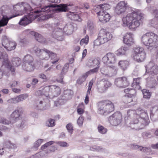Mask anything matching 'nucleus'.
<instances>
[{"label":"nucleus","mask_w":158,"mask_h":158,"mask_svg":"<svg viewBox=\"0 0 158 158\" xmlns=\"http://www.w3.org/2000/svg\"><path fill=\"white\" fill-rule=\"evenodd\" d=\"M45 7V6L38 7L36 10L31 12L35 9L34 6H31L26 2H23L18 3L14 6V9L18 13L16 16L23 15L25 13H28V15L25 16L31 22L32 20L39 16L40 17L39 19L41 20H45L48 19L46 18L48 15L47 12H46V10H43V9Z\"/></svg>","instance_id":"obj_1"},{"label":"nucleus","mask_w":158,"mask_h":158,"mask_svg":"<svg viewBox=\"0 0 158 158\" xmlns=\"http://www.w3.org/2000/svg\"><path fill=\"white\" fill-rule=\"evenodd\" d=\"M142 17V14L140 12L132 11L123 17V26L128 27L130 29L134 30L139 26Z\"/></svg>","instance_id":"obj_2"},{"label":"nucleus","mask_w":158,"mask_h":158,"mask_svg":"<svg viewBox=\"0 0 158 158\" xmlns=\"http://www.w3.org/2000/svg\"><path fill=\"white\" fill-rule=\"evenodd\" d=\"M137 113L139 117L133 119L131 122V128L132 129L139 130L144 128L149 123L147 118V112L140 108L137 110Z\"/></svg>","instance_id":"obj_3"},{"label":"nucleus","mask_w":158,"mask_h":158,"mask_svg":"<svg viewBox=\"0 0 158 158\" xmlns=\"http://www.w3.org/2000/svg\"><path fill=\"white\" fill-rule=\"evenodd\" d=\"M3 50L2 48H0V60H2V66H5L9 68L11 71L14 74L15 69L14 67H17L20 65L21 64V61L19 58H14L12 60V64L13 66L10 65V62L8 60L7 55L6 52H2Z\"/></svg>","instance_id":"obj_4"},{"label":"nucleus","mask_w":158,"mask_h":158,"mask_svg":"<svg viewBox=\"0 0 158 158\" xmlns=\"http://www.w3.org/2000/svg\"><path fill=\"white\" fill-rule=\"evenodd\" d=\"M72 5L61 4L59 5L50 4L49 5L45 6L44 8L43 9V10H45L47 12L48 15L46 18H50L52 16V14L55 11H58L59 12H66L70 8L69 6H72Z\"/></svg>","instance_id":"obj_5"},{"label":"nucleus","mask_w":158,"mask_h":158,"mask_svg":"<svg viewBox=\"0 0 158 158\" xmlns=\"http://www.w3.org/2000/svg\"><path fill=\"white\" fill-rule=\"evenodd\" d=\"M143 44L148 47H158V35L154 33L151 32L143 35L141 38Z\"/></svg>","instance_id":"obj_6"},{"label":"nucleus","mask_w":158,"mask_h":158,"mask_svg":"<svg viewBox=\"0 0 158 158\" xmlns=\"http://www.w3.org/2000/svg\"><path fill=\"white\" fill-rule=\"evenodd\" d=\"M98 109L101 114L106 115L114 110V105L110 101H102L99 102Z\"/></svg>","instance_id":"obj_7"},{"label":"nucleus","mask_w":158,"mask_h":158,"mask_svg":"<svg viewBox=\"0 0 158 158\" xmlns=\"http://www.w3.org/2000/svg\"><path fill=\"white\" fill-rule=\"evenodd\" d=\"M17 108L11 114L12 123H16V125L21 128L24 127L25 121L22 119V112Z\"/></svg>","instance_id":"obj_8"},{"label":"nucleus","mask_w":158,"mask_h":158,"mask_svg":"<svg viewBox=\"0 0 158 158\" xmlns=\"http://www.w3.org/2000/svg\"><path fill=\"white\" fill-rule=\"evenodd\" d=\"M22 67L23 70L27 72L33 71L35 69L34 59L31 55H27L23 59Z\"/></svg>","instance_id":"obj_9"},{"label":"nucleus","mask_w":158,"mask_h":158,"mask_svg":"<svg viewBox=\"0 0 158 158\" xmlns=\"http://www.w3.org/2000/svg\"><path fill=\"white\" fill-rule=\"evenodd\" d=\"M49 90L48 93L45 94V95L47 98L51 99L59 95L61 92L59 87L53 85L46 86L44 87V90Z\"/></svg>","instance_id":"obj_10"},{"label":"nucleus","mask_w":158,"mask_h":158,"mask_svg":"<svg viewBox=\"0 0 158 158\" xmlns=\"http://www.w3.org/2000/svg\"><path fill=\"white\" fill-rule=\"evenodd\" d=\"M135 60L138 62H142L145 59L146 53L143 51V48L140 47H136L134 48L133 54Z\"/></svg>","instance_id":"obj_11"},{"label":"nucleus","mask_w":158,"mask_h":158,"mask_svg":"<svg viewBox=\"0 0 158 158\" xmlns=\"http://www.w3.org/2000/svg\"><path fill=\"white\" fill-rule=\"evenodd\" d=\"M33 50L36 55L40 57V59L48 60L49 59L50 51L45 48L40 49L36 47H35Z\"/></svg>","instance_id":"obj_12"},{"label":"nucleus","mask_w":158,"mask_h":158,"mask_svg":"<svg viewBox=\"0 0 158 158\" xmlns=\"http://www.w3.org/2000/svg\"><path fill=\"white\" fill-rule=\"evenodd\" d=\"M98 36L101 42L104 44L110 40L112 38V34L104 29L100 30Z\"/></svg>","instance_id":"obj_13"},{"label":"nucleus","mask_w":158,"mask_h":158,"mask_svg":"<svg viewBox=\"0 0 158 158\" xmlns=\"http://www.w3.org/2000/svg\"><path fill=\"white\" fill-rule=\"evenodd\" d=\"M48 98L47 99H43V100L37 101L35 105V108L38 110H44L49 109L50 107L49 100Z\"/></svg>","instance_id":"obj_14"},{"label":"nucleus","mask_w":158,"mask_h":158,"mask_svg":"<svg viewBox=\"0 0 158 158\" xmlns=\"http://www.w3.org/2000/svg\"><path fill=\"white\" fill-rule=\"evenodd\" d=\"M2 45L7 50L11 51L15 48L16 44L14 42L10 41L6 36H2Z\"/></svg>","instance_id":"obj_15"},{"label":"nucleus","mask_w":158,"mask_h":158,"mask_svg":"<svg viewBox=\"0 0 158 158\" xmlns=\"http://www.w3.org/2000/svg\"><path fill=\"white\" fill-rule=\"evenodd\" d=\"M122 118L121 114L119 112H116L110 116L109 121L111 125L116 126L120 124Z\"/></svg>","instance_id":"obj_16"},{"label":"nucleus","mask_w":158,"mask_h":158,"mask_svg":"<svg viewBox=\"0 0 158 158\" xmlns=\"http://www.w3.org/2000/svg\"><path fill=\"white\" fill-rule=\"evenodd\" d=\"M146 73H148L149 75L154 76L158 73V67L152 62H149L145 66Z\"/></svg>","instance_id":"obj_17"},{"label":"nucleus","mask_w":158,"mask_h":158,"mask_svg":"<svg viewBox=\"0 0 158 158\" xmlns=\"http://www.w3.org/2000/svg\"><path fill=\"white\" fill-rule=\"evenodd\" d=\"M52 36L56 40L62 41L64 39L62 29L60 27L55 28L52 32Z\"/></svg>","instance_id":"obj_18"},{"label":"nucleus","mask_w":158,"mask_h":158,"mask_svg":"<svg viewBox=\"0 0 158 158\" xmlns=\"http://www.w3.org/2000/svg\"><path fill=\"white\" fill-rule=\"evenodd\" d=\"M114 83L117 87L123 88L127 87L129 84V81L125 77H120L116 79Z\"/></svg>","instance_id":"obj_19"},{"label":"nucleus","mask_w":158,"mask_h":158,"mask_svg":"<svg viewBox=\"0 0 158 158\" xmlns=\"http://www.w3.org/2000/svg\"><path fill=\"white\" fill-rule=\"evenodd\" d=\"M102 61L104 63L107 64H114L116 61L115 56L113 53H108L103 57Z\"/></svg>","instance_id":"obj_20"},{"label":"nucleus","mask_w":158,"mask_h":158,"mask_svg":"<svg viewBox=\"0 0 158 158\" xmlns=\"http://www.w3.org/2000/svg\"><path fill=\"white\" fill-rule=\"evenodd\" d=\"M127 3L125 1H121L117 4L115 9V12L118 15L124 13L127 7Z\"/></svg>","instance_id":"obj_21"},{"label":"nucleus","mask_w":158,"mask_h":158,"mask_svg":"<svg viewBox=\"0 0 158 158\" xmlns=\"http://www.w3.org/2000/svg\"><path fill=\"white\" fill-rule=\"evenodd\" d=\"M28 97V95L27 94H22L15 97L10 99L8 100L7 102L11 104H15L23 101L26 99Z\"/></svg>","instance_id":"obj_22"},{"label":"nucleus","mask_w":158,"mask_h":158,"mask_svg":"<svg viewBox=\"0 0 158 158\" xmlns=\"http://www.w3.org/2000/svg\"><path fill=\"white\" fill-rule=\"evenodd\" d=\"M98 17L100 21L106 23L109 21L110 19V15L106 12L99 11L98 13Z\"/></svg>","instance_id":"obj_23"},{"label":"nucleus","mask_w":158,"mask_h":158,"mask_svg":"<svg viewBox=\"0 0 158 158\" xmlns=\"http://www.w3.org/2000/svg\"><path fill=\"white\" fill-rule=\"evenodd\" d=\"M5 7H2L1 9V14L3 16L2 19L0 20V27H4L6 25L9 19L15 17L16 15L10 17L9 18L6 15H4L3 10H4Z\"/></svg>","instance_id":"obj_24"},{"label":"nucleus","mask_w":158,"mask_h":158,"mask_svg":"<svg viewBox=\"0 0 158 158\" xmlns=\"http://www.w3.org/2000/svg\"><path fill=\"white\" fill-rule=\"evenodd\" d=\"M128 118L131 119V121L130 123L129 127L131 128V125L132 121L133 119H136V118L139 117V115L137 113V110H129L127 112Z\"/></svg>","instance_id":"obj_25"},{"label":"nucleus","mask_w":158,"mask_h":158,"mask_svg":"<svg viewBox=\"0 0 158 158\" xmlns=\"http://www.w3.org/2000/svg\"><path fill=\"white\" fill-rule=\"evenodd\" d=\"M133 35L132 34L127 33L123 37L124 43L130 45L133 44L134 43Z\"/></svg>","instance_id":"obj_26"},{"label":"nucleus","mask_w":158,"mask_h":158,"mask_svg":"<svg viewBox=\"0 0 158 158\" xmlns=\"http://www.w3.org/2000/svg\"><path fill=\"white\" fill-rule=\"evenodd\" d=\"M73 31V26L71 23H67L63 28V31L67 35L71 34Z\"/></svg>","instance_id":"obj_27"},{"label":"nucleus","mask_w":158,"mask_h":158,"mask_svg":"<svg viewBox=\"0 0 158 158\" xmlns=\"http://www.w3.org/2000/svg\"><path fill=\"white\" fill-rule=\"evenodd\" d=\"M67 16L72 20L78 22H81L82 20L79 15L74 12H69L67 14Z\"/></svg>","instance_id":"obj_28"},{"label":"nucleus","mask_w":158,"mask_h":158,"mask_svg":"<svg viewBox=\"0 0 158 158\" xmlns=\"http://www.w3.org/2000/svg\"><path fill=\"white\" fill-rule=\"evenodd\" d=\"M30 34L31 35H33L35 37V39L38 42L42 43H46L45 39L41 35L34 31L30 32Z\"/></svg>","instance_id":"obj_29"},{"label":"nucleus","mask_w":158,"mask_h":158,"mask_svg":"<svg viewBox=\"0 0 158 158\" xmlns=\"http://www.w3.org/2000/svg\"><path fill=\"white\" fill-rule=\"evenodd\" d=\"M100 60L98 58H91L89 60L87 64L89 67H94L96 65H99L100 64Z\"/></svg>","instance_id":"obj_30"},{"label":"nucleus","mask_w":158,"mask_h":158,"mask_svg":"<svg viewBox=\"0 0 158 158\" xmlns=\"http://www.w3.org/2000/svg\"><path fill=\"white\" fill-rule=\"evenodd\" d=\"M129 51V48L126 47H122L115 52L117 56H121L126 55Z\"/></svg>","instance_id":"obj_31"},{"label":"nucleus","mask_w":158,"mask_h":158,"mask_svg":"<svg viewBox=\"0 0 158 158\" xmlns=\"http://www.w3.org/2000/svg\"><path fill=\"white\" fill-rule=\"evenodd\" d=\"M117 69L116 67L111 65V66L108 65V77H110L115 75L117 72Z\"/></svg>","instance_id":"obj_32"},{"label":"nucleus","mask_w":158,"mask_h":158,"mask_svg":"<svg viewBox=\"0 0 158 158\" xmlns=\"http://www.w3.org/2000/svg\"><path fill=\"white\" fill-rule=\"evenodd\" d=\"M124 92L127 95L136 98V91L134 89L127 88L124 90Z\"/></svg>","instance_id":"obj_33"},{"label":"nucleus","mask_w":158,"mask_h":158,"mask_svg":"<svg viewBox=\"0 0 158 158\" xmlns=\"http://www.w3.org/2000/svg\"><path fill=\"white\" fill-rule=\"evenodd\" d=\"M150 113V117L151 118L155 115L158 116V106H153L151 109Z\"/></svg>","instance_id":"obj_34"},{"label":"nucleus","mask_w":158,"mask_h":158,"mask_svg":"<svg viewBox=\"0 0 158 158\" xmlns=\"http://www.w3.org/2000/svg\"><path fill=\"white\" fill-rule=\"evenodd\" d=\"M140 78H137L134 80L133 83L132 84V87L136 89H139L141 87L140 85Z\"/></svg>","instance_id":"obj_35"},{"label":"nucleus","mask_w":158,"mask_h":158,"mask_svg":"<svg viewBox=\"0 0 158 158\" xmlns=\"http://www.w3.org/2000/svg\"><path fill=\"white\" fill-rule=\"evenodd\" d=\"M88 76L86 73L80 76L77 81V82L79 84H81L86 80L87 77Z\"/></svg>","instance_id":"obj_36"},{"label":"nucleus","mask_w":158,"mask_h":158,"mask_svg":"<svg viewBox=\"0 0 158 158\" xmlns=\"http://www.w3.org/2000/svg\"><path fill=\"white\" fill-rule=\"evenodd\" d=\"M31 23L30 20H29L27 16H25L23 18H22L19 23L20 25L23 26H26L27 24Z\"/></svg>","instance_id":"obj_37"},{"label":"nucleus","mask_w":158,"mask_h":158,"mask_svg":"<svg viewBox=\"0 0 158 158\" xmlns=\"http://www.w3.org/2000/svg\"><path fill=\"white\" fill-rule=\"evenodd\" d=\"M155 17V18L149 21V24L151 26L157 29L158 28V23L156 21V19H157V18H156Z\"/></svg>","instance_id":"obj_38"},{"label":"nucleus","mask_w":158,"mask_h":158,"mask_svg":"<svg viewBox=\"0 0 158 158\" xmlns=\"http://www.w3.org/2000/svg\"><path fill=\"white\" fill-rule=\"evenodd\" d=\"M123 99L126 101L125 102L128 103H130L131 102H135L136 100V98H134V97H132L127 95L125 96Z\"/></svg>","instance_id":"obj_39"},{"label":"nucleus","mask_w":158,"mask_h":158,"mask_svg":"<svg viewBox=\"0 0 158 158\" xmlns=\"http://www.w3.org/2000/svg\"><path fill=\"white\" fill-rule=\"evenodd\" d=\"M118 64L123 70H125L128 66L129 62L127 60H121L119 62Z\"/></svg>","instance_id":"obj_40"},{"label":"nucleus","mask_w":158,"mask_h":158,"mask_svg":"<svg viewBox=\"0 0 158 158\" xmlns=\"http://www.w3.org/2000/svg\"><path fill=\"white\" fill-rule=\"evenodd\" d=\"M101 84L104 85L105 89L106 90L108 88L111 86V83L105 79H102L101 81Z\"/></svg>","instance_id":"obj_41"},{"label":"nucleus","mask_w":158,"mask_h":158,"mask_svg":"<svg viewBox=\"0 0 158 158\" xmlns=\"http://www.w3.org/2000/svg\"><path fill=\"white\" fill-rule=\"evenodd\" d=\"M98 129L99 133L102 134H106L107 131V128L101 125L98 126Z\"/></svg>","instance_id":"obj_42"},{"label":"nucleus","mask_w":158,"mask_h":158,"mask_svg":"<svg viewBox=\"0 0 158 158\" xmlns=\"http://www.w3.org/2000/svg\"><path fill=\"white\" fill-rule=\"evenodd\" d=\"M101 73L104 75L105 77H108V65L107 66H103L100 69Z\"/></svg>","instance_id":"obj_43"},{"label":"nucleus","mask_w":158,"mask_h":158,"mask_svg":"<svg viewBox=\"0 0 158 158\" xmlns=\"http://www.w3.org/2000/svg\"><path fill=\"white\" fill-rule=\"evenodd\" d=\"M6 146L7 148L10 150H13L16 148V145L14 143H11L10 141H8L6 142Z\"/></svg>","instance_id":"obj_44"},{"label":"nucleus","mask_w":158,"mask_h":158,"mask_svg":"<svg viewBox=\"0 0 158 158\" xmlns=\"http://www.w3.org/2000/svg\"><path fill=\"white\" fill-rule=\"evenodd\" d=\"M97 88L98 91L100 93H103L106 91L103 85L101 84V81H100L99 83L97 85Z\"/></svg>","instance_id":"obj_45"},{"label":"nucleus","mask_w":158,"mask_h":158,"mask_svg":"<svg viewBox=\"0 0 158 158\" xmlns=\"http://www.w3.org/2000/svg\"><path fill=\"white\" fill-rule=\"evenodd\" d=\"M142 92L143 95V97L144 98H148L150 97L151 94L149 92L148 90L143 89L142 90Z\"/></svg>","instance_id":"obj_46"},{"label":"nucleus","mask_w":158,"mask_h":158,"mask_svg":"<svg viewBox=\"0 0 158 158\" xmlns=\"http://www.w3.org/2000/svg\"><path fill=\"white\" fill-rule=\"evenodd\" d=\"M152 136L151 133L148 131L143 132L142 134V137L143 139H147L151 138Z\"/></svg>","instance_id":"obj_47"},{"label":"nucleus","mask_w":158,"mask_h":158,"mask_svg":"<svg viewBox=\"0 0 158 158\" xmlns=\"http://www.w3.org/2000/svg\"><path fill=\"white\" fill-rule=\"evenodd\" d=\"M89 36L88 35H86L85 38L82 39L80 42V44L81 45H82L83 44H87L89 42Z\"/></svg>","instance_id":"obj_48"},{"label":"nucleus","mask_w":158,"mask_h":158,"mask_svg":"<svg viewBox=\"0 0 158 158\" xmlns=\"http://www.w3.org/2000/svg\"><path fill=\"white\" fill-rule=\"evenodd\" d=\"M69 67V63L66 64L64 66L62 71L61 73V74L62 75H64L66 73Z\"/></svg>","instance_id":"obj_49"},{"label":"nucleus","mask_w":158,"mask_h":158,"mask_svg":"<svg viewBox=\"0 0 158 158\" xmlns=\"http://www.w3.org/2000/svg\"><path fill=\"white\" fill-rule=\"evenodd\" d=\"M94 28V25L93 22L90 21H89L87 23L88 29L91 31L93 30Z\"/></svg>","instance_id":"obj_50"},{"label":"nucleus","mask_w":158,"mask_h":158,"mask_svg":"<svg viewBox=\"0 0 158 158\" xmlns=\"http://www.w3.org/2000/svg\"><path fill=\"white\" fill-rule=\"evenodd\" d=\"M73 126L72 123H69L67 125L66 128L69 133L71 134H72L73 132Z\"/></svg>","instance_id":"obj_51"},{"label":"nucleus","mask_w":158,"mask_h":158,"mask_svg":"<svg viewBox=\"0 0 158 158\" xmlns=\"http://www.w3.org/2000/svg\"><path fill=\"white\" fill-rule=\"evenodd\" d=\"M54 123L55 121L53 119H50L46 121V125L47 126L52 127L54 126Z\"/></svg>","instance_id":"obj_52"},{"label":"nucleus","mask_w":158,"mask_h":158,"mask_svg":"<svg viewBox=\"0 0 158 158\" xmlns=\"http://www.w3.org/2000/svg\"><path fill=\"white\" fill-rule=\"evenodd\" d=\"M156 85L157 83L155 80H153L152 81L149 82L148 84V87L151 88H154Z\"/></svg>","instance_id":"obj_53"},{"label":"nucleus","mask_w":158,"mask_h":158,"mask_svg":"<svg viewBox=\"0 0 158 158\" xmlns=\"http://www.w3.org/2000/svg\"><path fill=\"white\" fill-rule=\"evenodd\" d=\"M43 140L42 139H39L36 141L34 143L33 146L34 148L37 150L38 149V147L40 145L41 143L43 142Z\"/></svg>","instance_id":"obj_54"},{"label":"nucleus","mask_w":158,"mask_h":158,"mask_svg":"<svg viewBox=\"0 0 158 158\" xmlns=\"http://www.w3.org/2000/svg\"><path fill=\"white\" fill-rule=\"evenodd\" d=\"M0 123L3 124L7 125L10 123V122L6 118L0 117Z\"/></svg>","instance_id":"obj_55"},{"label":"nucleus","mask_w":158,"mask_h":158,"mask_svg":"<svg viewBox=\"0 0 158 158\" xmlns=\"http://www.w3.org/2000/svg\"><path fill=\"white\" fill-rule=\"evenodd\" d=\"M54 143V142L52 141H50L49 142H47L44 144L42 145L41 148L42 150L44 149L47 147L48 146H50L53 144Z\"/></svg>","instance_id":"obj_56"},{"label":"nucleus","mask_w":158,"mask_h":158,"mask_svg":"<svg viewBox=\"0 0 158 158\" xmlns=\"http://www.w3.org/2000/svg\"><path fill=\"white\" fill-rule=\"evenodd\" d=\"M99 67L98 66L97 67H96L95 68L93 69H92L90 70L89 71L86 72L87 74L88 75L90 74H93L94 73H96L98 72V69H99Z\"/></svg>","instance_id":"obj_57"},{"label":"nucleus","mask_w":158,"mask_h":158,"mask_svg":"<svg viewBox=\"0 0 158 158\" xmlns=\"http://www.w3.org/2000/svg\"><path fill=\"white\" fill-rule=\"evenodd\" d=\"M42 1V0H31V2L32 4L35 6L40 5Z\"/></svg>","instance_id":"obj_58"},{"label":"nucleus","mask_w":158,"mask_h":158,"mask_svg":"<svg viewBox=\"0 0 158 158\" xmlns=\"http://www.w3.org/2000/svg\"><path fill=\"white\" fill-rule=\"evenodd\" d=\"M103 43L101 42V40L99 39V37L98 36V38L95 40L94 42V46L99 45L101 44H103Z\"/></svg>","instance_id":"obj_59"},{"label":"nucleus","mask_w":158,"mask_h":158,"mask_svg":"<svg viewBox=\"0 0 158 158\" xmlns=\"http://www.w3.org/2000/svg\"><path fill=\"white\" fill-rule=\"evenodd\" d=\"M39 77L43 79L44 81H46L48 80V79L44 73H41L39 74Z\"/></svg>","instance_id":"obj_60"},{"label":"nucleus","mask_w":158,"mask_h":158,"mask_svg":"<svg viewBox=\"0 0 158 158\" xmlns=\"http://www.w3.org/2000/svg\"><path fill=\"white\" fill-rule=\"evenodd\" d=\"M58 144L60 146L63 147H67L69 146V144L67 143L64 142H58Z\"/></svg>","instance_id":"obj_61"},{"label":"nucleus","mask_w":158,"mask_h":158,"mask_svg":"<svg viewBox=\"0 0 158 158\" xmlns=\"http://www.w3.org/2000/svg\"><path fill=\"white\" fill-rule=\"evenodd\" d=\"M83 117L81 116H80L77 121V123L79 126H81L83 123Z\"/></svg>","instance_id":"obj_62"},{"label":"nucleus","mask_w":158,"mask_h":158,"mask_svg":"<svg viewBox=\"0 0 158 158\" xmlns=\"http://www.w3.org/2000/svg\"><path fill=\"white\" fill-rule=\"evenodd\" d=\"M44 151H41L40 152H38L36 154H35L34 155V157L38 158L40 157L41 156H42L43 155H42L44 154Z\"/></svg>","instance_id":"obj_63"},{"label":"nucleus","mask_w":158,"mask_h":158,"mask_svg":"<svg viewBox=\"0 0 158 158\" xmlns=\"http://www.w3.org/2000/svg\"><path fill=\"white\" fill-rule=\"evenodd\" d=\"M152 13L155 17L157 18L158 20V10L156 9H154L152 10Z\"/></svg>","instance_id":"obj_64"}]
</instances>
